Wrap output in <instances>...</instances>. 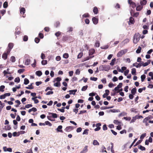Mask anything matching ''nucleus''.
Instances as JSON below:
<instances>
[{
	"label": "nucleus",
	"mask_w": 153,
	"mask_h": 153,
	"mask_svg": "<svg viewBox=\"0 0 153 153\" xmlns=\"http://www.w3.org/2000/svg\"><path fill=\"white\" fill-rule=\"evenodd\" d=\"M13 46V44L12 43H10L8 45V49L11 50Z\"/></svg>",
	"instance_id": "obj_22"
},
{
	"label": "nucleus",
	"mask_w": 153,
	"mask_h": 153,
	"mask_svg": "<svg viewBox=\"0 0 153 153\" xmlns=\"http://www.w3.org/2000/svg\"><path fill=\"white\" fill-rule=\"evenodd\" d=\"M116 59L115 58H114V59H113L112 60L110 64V65L112 66L114 65V62H115L116 61Z\"/></svg>",
	"instance_id": "obj_33"
},
{
	"label": "nucleus",
	"mask_w": 153,
	"mask_h": 153,
	"mask_svg": "<svg viewBox=\"0 0 153 153\" xmlns=\"http://www.w3.org/2000/svg\"><path fill=\"white\" fill-rule=\"evenodd\" d=\"M5 88V86L4 85H1L0 87V91L3 92L4 91V89Z\"/></svg>",
	"instance_id": "obj_52"
},
{
	"label": "nucleus",
	"mask_w": 153,
	"mask_h": 153,
	"mask_svg": "<svg viewBox=\"0 0 153 153\" xmlns=\"http://www.w3.org/2000/svg\"><path fill=\"white\" fill-rule=\"evenodd\" d=\"M100 45V44L99 42L97 41L96 42L95 44V46L97 47H99Z\"/></svg>",
	"instance_id": "obj_57"
},
{
	"label": "nucleus",
	"mask_w": 153,
	"mask_h": 153,
	"mask_svg": "<svg viewBox=\"0 0 153 153\" xmlns=\"http://www.w3.org/2000/svg\"><path fill=\"white\" fill-rule=\"evenodd\" d=\"M36 74L39 76H41L42 74V73L40 71H38L36 72Z\"/></svg>",
	"instance_id": "obj_17"
},
{
	"label": "nucleus",
	"mask_w": 153,
	"mask_h": 153,
	"mask_svg": "<svg viewBox=\"0 0 153 153\" xmlns=\"http://www.w3.org/2000/svg\"><path fill=\"white\" fill-rule=\"evenodd\" d=\"M114 123L116 125H119L121 123V122L119 121L118 120H114Z\"/></svg>",
	"instance_id": "obj_35"
},
{
	"label": "nucleus",
	"mask_w": 153,
	"mask_h": 153,
	"mask_svg": "<svg viewBox=\"0 0 153 153\" xmlns=\"http://www.w3.org/2000/svg\"><path fill=\"white\" fill-rule=\"evenodd\" d=\"M10 60L12 62H14L16 61V59L15 56H12L11 57Z\"/></svg>",
	"instance_id": "obj_39"
},
{
	"label": "nucleus",
	"mask_w": 153,
	"mask_h": 153,
	"mask_svg": "<svg viewBox=\"0 0 153 153\" xmlns=\"http://www.w3.org/2000/svg\"><path fill=\"white\" fill-rule=\"evenodd\" d=\"M50 115H51V117H52L53 118H56L57 117V115L56 114L50 113H49Z\"/></svg>",
	"instance_id": "obj_13"
},
{
	"label": "nucleus",
	"mask_w": 153,
	"mask_h": 153,
	"mask_svg": "<svg viewBox=\"0 0 153 153\" xmlns=\"http://www.w3.org/2000/svg\"><path fill=\"white\" fill-rule=\"evenodd\" d=\"M138 148L142 151H145L146 150V148L145 147L141 145H139L138 146Z\"/></svg>",
	"instance_id": "obj_23"
},
{
	"label": "nucleus",
	"mask_w": 153,
	"mask_h": 153,
	"mask_svg": "<svg viewBox=\"0 0 153 153\" xmlns=\"http://www.w3.org/2000/svg\"><path fill=\"white\" fill-rule=\"evenodd\" d=\"M137 118V116H135V117H133L132 118V119L131 120L130 123H131L133 122H134L135 121Z\"/></svg>",
	"instance_id": "obj_34"
},
{
	"label": "nucleus",
	"mask_w": 153,
	"mask_h": 153,
	"mask_svg": "<svg viewBox=\"0 0 153 153\" xmlns=\"http://www.w3.org/2000/svg\"><path fill=\"white\" fill-rule=\"evenodd\" d=\"M142 142V140H138L137 143H136L135 145H134V146H136L138 145V144H140Z\"/></svg>",
	"instance_id": "obj_61"
},
{
	"label": "nucleus",
	"mask_w": 153,
	"mask_h": 153,
	"mask_svg": "<svg viewBox=\"0 0 153 153\" xmlns=\"http://www.w3.org/2000/svg\"><path fill=\"white\" fill-rule=\"evenodd\" d=\"M25 71V69H20L18 71V72L19 74L23 73Z\"/></svg>",
	"instance_id": "obj_54"
},
{
	"label": "nucleus",
	"mask_w": 153,
	"mask_h": 153,
	"mask_svg": "<svg viewBox=\"0 0 153 153\" xmlns=\"http://www.w3.org/2000/svg\"><path fill=\"white\" fill-rule=\"evenodd\" d=\"M131 73L133 75H135L136 74V69L135 68H133L131 69Z\"/></svg>",
	"instance_id": "obj_24"
},
{
	"label": "nucleus",
	"mask_w": 153,
	"mask_h": 153,
	"mask_svg": "<svg viewBox=\"0 0 153 153\" xmlns=\"http://www.w3.org/2000/svg\"><path fill=\"white\" fill-rule=\"evenodd\" d=\"M146 133H144V134H142L140 137V139H143L144 138V137L146 136Z\"/></svg>",
	"instance_id": "obj_64"
},
{
	"label": "nucleus",
	"mask_w": 153,
	"mask_h": 153,
	"mask_svg": "<svg viewBox=\"0 0 153 153\" xmlns=\"http://www.w3.org/2000/svg\"><path fill=\"white\" fill-rule=\"evenodd\" d=\"M127 114V113L125 112H123L119 114V117L123 116L126 115Z\"/></svg>",
	"instance_id": "obj_48"
},
{
	"label": "nucleus",
	"mask_w": 153,
	"mask_h": 153,
	"mask_svg": "<svg viewBox=\"0 0 153 153\" xmlns=\"http://www.w3.org/2000/svg\"><path fill=\"white\" fill-rule=\"evenodd\" d=\"M136 91H137V89H136V88L135 87L134 88H133L131 90V93L133 95H134L135 94L136 92Z\"/></svg>",
	"instance_id": "obj_21"
},
{
	"label": "nucleus",
	"mask_w": 153,
	"mask_h": 153,
	"mask_svg": "<svg viewBox=\"0 0 153 153\" xmlns=\"http://www.w3.org/2000/svg\"><path fill=\"white\" fill-rule=\"evenodd\" d=\"M7 57V53H4L2 54V58L4 60L6 59Z\"/></svg>",
	"instance_id": "obj_18"
},
{
	"label": "nucleus",
	"mask_w": 153,
	"mask_h": 153,
	"mask_svg": "<svg viewBox=\"0 0 153 153\" xmlns=\"http://www.w3.org/2000/svg\"><path fill=\"white\" fill-rule=\"evenodd\" d=\"M30 60L29 59H27L25 61V65H28L30 64Z\"/></svg>",
	"instance_id": "obj_20"
},
{
	"label": "nucleus",
	"mask_w": 153,
	"mask_h": 153,
	"mask_svg": "<svg viewBox=\"0 0 153 153\" xmlns=\"http://www.w3.org/2000/svg\"><path fill=\"white\" fill-rule=\"evenodd\" d=\"M28 39V36H27L25 35L23 37V40L24 41H27Z\"/></svg>",
	"instance_id": "obj_56"
},
{
	"label": "nucleus",
	"mask_w": 153,
	"mask_h": 153,
	"mask_svg": "<svg viewBox=\"0 0 153 153\" xmlns=\"http://www.w3.org/2000/svg\"><path fill=\"white\" fill-rule=\"evenodd\" d=\"M80 106H76V108L73 109L74 112H75L76 114H77L78 112V108H79Z\"/></svg>",
	"instance_id": "obj_26"
},
{
	"label": "nucleus",
	"mask_w": 153,
	"mask_h": 153,
	"mask_svg": "<svg viewBox=\"0 0 153 153\" xmlns=\"http://www.w3.org/2000/svg\"><path fill=\"white\" fill-rule=\"evenodd\" d=\"M33 83H30V85H28V87H26V88L27 89H33L34 88V87L32 85Z\"/></svg>",
	"instance_id": "obj_16"
},
{
	"label": "nucleus",
	"mask_w": 153,
	"mask_h": 153,
	"mask_svg": "<svg viewBox=\"0 0 153 153\" xmlns=\"http://www.w3.org/2000/svg\"><path fill=\"white\" fill-rule=\"evenodd\" d=\"M88 87V86L87 85H86L85 86H83L81 89L82 91H85L87 89Z\"/></svg>",
	"instance_id": "obj_41"
},
{
	"label": "nucleus",
	"mask_w": 153,
	"mask_h": 153,
	"mask_svg": "<svg viewBox=\"0 0 153 153\" xmlns=\"http://www.w3.org/2000/svg\"><path fill=\"white\" fill-rule=\"evenodd\" d=\"M69 57L68 54V53H65L63 55V58L65 59L68 58Z\"/></svg>",
	"instance_id": "obj_49"
},
{
	"label": "nucleus",
	"mask_w": 153,
	"mask_h": 153,
	"mask_svg": "<svg viewBox=\"0 0 153 153\" xmlns=\"http://www.w3.org/2000/svg\"><path fill=\"white\" fill-rule=\"evenodd\" d=\"M47 60H43L41 62V63L42 65H45L47 64Z\"/></svg>",
	"instance_id": "obj_47"
},
{
	"label": "nucleus",
	"mask_w": 153,
	"mask_h": 153,
	"mask_svg": "<svg viewBox=\"0 0 153 153\" xmlns=\"http://www.w3.org/2000/svg\"><path fill=\"white\" fill-rule=\"evenodd\" d=\"M29 82V80L27 78H25L24 79V84L25 85H27Z\"/></svg>",
	"instance_id": "obj_31"
},
{
	"label": "nucleus",
	"mask_w": 153,
	"mask_h": 153,
	"mask_svg": "<svg viewBox=\"0 0 153 153\" xmlns=\"http://www.w3.org/2000/svg\"><path fill=\"white\" fill-rule=\"evenodd\" d=\"M5 128L7 130H9L11 128V126L10 125H8L5 126Z\"/></svg>",
	"instance_id": "obj_62"
},
{
	"label": "nucleus",
	"mask_w": 153,
	"mask_h": 153,
	"mask_svg": "<svg viewBox=\"0 0 153 153\" xmlns=\"http://www.w3.org/2000/svg\"><path fill=\"white\" fill-rule=\"evenodd\" d=\"M69 36H63L62 40L63 42H65L67 41L69 39Z\"/></svg>",
	"instance_id": "obj_11"
},
{
	"label": "nucleus",
	"mask_w": 153,
	"mask_h": 153,
	"mask_svg": "<svg viewBox=\"0 0 153 153\" xmlns=\"http://www.w3.org/2000/svg\"><path fill=\"white\" fill-rule=\"evenodd\" d=\"M141 47L140 46H139L136 51V53H140L141 52Z\"/></svg>",
	"instance_id": "obj_28"
},
{
	"label": "nucleus",
	"mask_w": 153,
	"mask_h": 153,
	"mask_svg": "<svg viewBox=\"0 0 153 153\" xmlns=\"http://www.w3.org/2000/svg\"><path fill=\"white\" fill-rule=\"evenodd\" d=\"M45 124L46 125H49L50 126H52V124L48 121L45 122Z\"/></svg>",
	"instance_id": "obj_59"
},
{
	"label": "nucleus",
	"mask_w": 153,
	"mask_h": 153,
	"mask_svg": "<svg viewBox=\"0 0 153 153\" xmlns=\"http://www.w3.org/2000/svg\"><path fill=\"white\" fill-rule=\"evenodd\" d=\"M148 62H146L144 63L143 64V66L144 67L147 66L150 63V61L149 60L148 61Z\"/></svg>",
	"instance_id": "obj_43"
},
{
	"label": "nucleus",
	"mask_w": 153,
	"mask_h": 153,
	"mask_svg": "<svg viewBox=\"0 0 153 153\" xmlns=\"http://www.w3.org/2000/svg\"><path fill=\"white\" fill-rule=\"evenodd\" d=\"M20 13L22 15V16L25 17V15H24V14L25 12V9L24 7H22L20 9Z\"/></svg>",
	"instance_id": "obj_4"
},
{
	"label": "nucleus",
	"mask_w": 153,
	"mask_h": 153,
	"mask_svg": "<svg viewBox=\"0 0 153 153\" xmlns=\"http://www.w3.org/2000/svg\"><path fill=\"white\" fill-rule=\"evenodd\" d=\"M3 7L4 8H7L8 7V3L7 1H5L3 4Z\"/></svg>",
	"instance_id": "obj_37"
},
{
	"label": "nucleus",
	"mask_w": 153,
	"mask_h": 153,
	"mask_svg": "<svg viewBox=\"0 0 153 153\" xmlns=\"http://www.w3.org/2000/svg\"><path fill=\"white\" fill-rule=\"evenodd\" d=\"M146 1H140V4L141 5H142V6L146 5Z\"/></svg>",
	"instance_id": "obj_32"
},
{
	"label": "nucleus",
	"mask_w": 153,
	"mask_h": 153,
	"mask_svg": "<svg viewBox=\"0 0 153 153\" xmlns=\"http://www.w3.org/2000/svg\"><path fill=\"white\" fill-rule=\"evenodd\" d=\"M14 81L17 83L19 82L20 81L19 78L18 77L16 78L14 80Z\"/></svg>",
	"instance_id": "obj_50"
},
{
	"label": "nucleus",
	"mask_w": 153,
	"mask_h": 153,
	"mask_svg": "<svg viewBox=\"0 0 153 153\" xmlns=\"http://www.w3.org/2000/svg\"><path fill=\"white\" fill-rule=\"evenodd\" d=\"M77 90L76 89L70 90L69 92H70V94H73L75 95L76 92L77 91Z\"/></svg>",
	"instance_id": "obj_15"
},
{
	"label": "nucleus",
	"mask_w": 153,
	"mask_h": 153,
	"mask_svg": "<svg viewBox=\"0 0 153 153\" xmlns=\"http://www.w3.org/2000/svg\"><path fill=\"white\" fill-rule=\"evenodd\" d=\"M131 112H134L135 113H136L137 112V109L134 108L131 109Z\"/></svg>",
	"instance_id": "obj_60"
},
{
	"label": "nucleus",
	"mask_w": 153,
	"mask_h": 153,
	"mask_svg": "<svg viewBox=\"0 0 153 153\" xmlns=\"http://www.w3.org/2000/svg\"><path fill=\"white\" fill-rule=\"evenodd\" d=\"M113 106H111V107H107V106H102L101 107V109H108V108H113Z\"/></svg>",
	"instance_id": "obj_25"
},
{
	"label": "nucleus",
	"mask_w": 153,
	"mask_h": 153,
	"mask_svg": "<svg viewBox=\"0 0 153 153\" xmlns=\"http://www.w3.org/2000/svg\"><path fill=\"white\" fill-rule=\"evenodd\" d=\"M61 33L60 31H58L55 33V36L58 37L61 34Z\"/></svg>",
	"instance_id": "obj_55"
},
{
	"label": "nucleus",
	"mask_w": 153,
	"mask_h": 153,
	"mask_svg": "<svg viewBox=\"0 0 153 153\" xmlns=\"http://www.w3.org/2000/svg\"><path fill=\"white\" fill-rule=\"evenodd\" d=\"M143 8V6L142 5H139L137 6L136 7V10L137 11H140Z\"/></svg>",
	"instance_id": "obj_19"
},
{
	"label": "nucleus",
	"mask_w": 153,
	"mask_h": 153,
	"mask_svg": "<svg viewBox=\"0 0 153 153\" xmlns=\"http://www.w3.org/2000/svg\"><path fill=\"white\" fill-rule=\"evenodd\" d=\"M60 25V23L59 22L57 21L55 22L54 24V26L56 27H57L59 26Z\"/></svg>",
	"instance_id": "obj_38"
},
{
	"label": "nucleus",
	"mask_w": 153,
	"mask_h": 153,
	"mask_svg": "<svg viewBox=\"0 0 153 153\" xmlns=\"http://www.w3.org/2000/svg\"><path fill=\"white\" fill-rule=\"evenodd\" d=\"M73 129V128L72 126L67 127L65 129V131L66 132H69Z\"/></svg>",
	"instance_id": "obj_6"
},
{
	"label": "nucleus",
	"mask_w": 153,
	"mask_h": 153,
	"mask_svg": "<svg viewBox=\"0 0 153 153\" xmlns=\"http://www.w3.org/2000/svg\"><path fill=\"white\" fill-rule=\"evenodd\" d=\"M92 21L94 24L96 25L98 23V19L96 17H94L92 19Z\"/></svg>",
	"instance_id": "obj_5"
},
{
	"label": "nucleus",
	"mask_w": 153,
	"mask_h": 153,
	"mask_svg": "<svg viewBox=\"0 0 153 153\" xmlns=\"http://www.w3.org/2000/svg\"><path fill=\"white\" fill-rule=\"evenodd\" d=\"M93 144L94 145H99V143L97 141V140H94L93 142Z\"/></svg>",
	"instance_id": "obj_29"
},
{
	"label": "nucleus",
	"mask_w": 153,
	"mask_h": 153,
	"mask_svg": "<svg viewBox=\"0 0 153 153\" xmlns=\"http://www.w3.org/2000/svg\"><path fill=\"white\" fill-rule=\"evenodd\" d=\"M39 36L41 39H42L44 37L43 34L41 33H39Z\"/></svg>",
	"instance_id": "obj_63"
},
{
	"label": "nucleus",
	"mask_w": 153,
	"mask_h": 153,
	"mask_svg": "<svg viewBox=\"0 0 153 153\" xmlns=\"http://www.w3.org/2000/svg\"><path fill=\"white\" fill-rule=\"evenodd\" d=\"M126 52V51L125 50L120 51L117 53V57H119L122 56L123 55L125 54Z\"/></svg>",
	"instance_id": "obj_2"
},
{
	"label": "nucleus",
	"mask_w": 153,
	"mask_h": 153,
	"mask_svg": "<svg viewBox=\"0 0 153 153\" xmlns=\"http://www.w3.org/2000/svg\"><path fill=\"white\" fill-rule=\"evenodd\" d=\"M83 55V53L81 52H80L77 56V58L78 59L81 58L82 56Z\"/></svg>",
	"instance_id": "obj_42"
},
{
	"label": "nucleus",
	"mask_w": 153,
	"mask_h": 153,
	"mask_svg": "<svg viewBox=\"0 0 153 153\" xmlns=\"http://www.w3.org/2000/svg\"><path fill=\"white\" fill-rule=\"evenodd\" d=\"M6 10L3 9L2 10H0V14L2 15V16H3L4 14L6 13Z\"/></svg>",
	"instance_id": "obj_40"
},
{
	"label": "nucleus",
	"mask_w": 153,
	"mask_h": 153,
	"mask_svg": "<svg viewBox=\"0 0 153 153\" xmlns=\"http://www.w3.org/2000/svg\"><path fill=\"white\" fill-rule=\"evenodd\" d=\"M146 76L145 74L142 75L141 76V80L142 82H143L146 78Z\"/></svg>",
	"instance_id": "obj_36"
},
{
	"label": "nucleus",
	"mask_w": 153,
	"mask_h": 153,
	"mask_svg": "<svg viewBox=\"0 0 153 153\" xmlns=\"http://www.w3.org/2000/svg\"><path fill=\"white\" fill-rule=\"evenodd\" d=\"M65 108V107H63L62 108H58L57 110L58 111H60L62 112H64L65 111L64 109Z\"/></svg>",
	"instance_id": "obj_44"
},
{
	"label": "nucleus",
	"mask_w": 153,
	"mask_h": 153,
	"mask_svg": "<svg viewBox=\"0 0 153 153\" xmlns=\"http://www.w3.org/2000/svg\"><path fill=\"white\" fill-rule=\"evenodd\" d=\"M89 129H86L84 130L83 132L82 133L83 135L86 134L88 135V133Z\"/></svg>",
	"instance_id": "obj_27"
},
{
	"label": "nucleus",
	"mask_w": 153,
	"mask_h": 153,
	"mask_svg": "<svg viewBox=\"0 0 153 153\" xmlns=\"http://www.w3.org/2000/svg\"><path fill=\"white\" fill-rule=\"evenodd\" d=\"M54 85L57 87H59L60 86V82H57L54 83Z\"/></svg>",
	"instance_id": "obj_45"
},
{
	"label": "nucleus",
	"mask_w": 153,
	"mask_h": 153,
	"mask_svg": "<svg viewBox=\"0 0 153 153\" xmlns=\"http://www.w3.org/2000/svg\"><path fill=\"white\" fill-rule=\"evenodd\" d=\"M103 70L105 71H108L110 68V67L108 65H104Z\"/></svg>",
	"instance_id": "obj_8"
},
{
	"label": "nucleus",
	"mask_w": 153,
	"mask_h": 153,
	"mask_svg": "<svg viewBox=\"0 0 153 153\" xmlns=\"http://www.w3.org/2000/svg\"><path fill=\"white\" fill-rule=\"evenodd\" d=\"M111 151L112 153H114V144L112 143H111Z\"/></svg>",
	"instance_id": "obj_30"
},
{
	"label": "nucleus",
	"mask_w": 153,
	"mask_h": 153,
	"mask_svg": "<svg viewBox=\"0 0 153 153\" xmlns=\"http://www.w3.org/2000/svg\"><path fill=\"white\" fill-rule=\"evenodd\" d=\"M129 22L131 24H133L134 22V19L132 17H130L129 18Z\"/></svg>",
	"instance_id": "obj_46"
},
{
	"label": "nucleus",
	"mask_w": 153,
	"mask_h": 153,
	"mask_svg": "<svg viewBox=\"0 0 153 153\" xmlns=\"http://www.w3.org/2000/svg\"><path fill=\"white\" fill-rule=\"evenodd\" d=\"M110 111H111L113 112H120V111L119 110H116L115 109H111Z\"/></svg>",
	"instance_id": "obj_53"
},
{
	"label": "nucleus",
	"mask_w": 153,
	"mask_h": 153,
	"mask_svg": "<svg viewBox=\"0 0 153 153\" xmlns=\"http://www.w3.org/2000/svg\"><path fill=\"white\" fill-rule=\"evenodd\" d=\"M101 124L100 123H97L96 124V126L97 127V128L94 129V131H97L100 130L101 129L100 126H101Z\"/></svg>",
	"instance_id": "obj_3"
},
{
	"label": "nucleus",
	"mask_w": 153,
	"mask_h": 153,
	"mask_svg": "<svg viewBox=\"0 0 153 153\" xmlns=\"http://www.w3.org/2000/svg\"><path fill=\"white\" fill-rule=\"evenodd\" d=\"M140 35L139 33H135L134 36L133 42L137 44L140 40Z\"/></svg>",
	"instance_id": "obj_1"
},
{
	"label": "nucleus",
	"mask_w": 153,
	"mask_h": 153,
	"mask_svg": "<svg viewBox=\"0 0 153 153\" xmlns=\"http://www.w3.org/2000/svg\"><path fill=\"white\" fill-rule=\"evenodd\" d=\"M62 128V126L60 125L57 128H56V130H57L58 132H63V131L61 129Z\"/></svg>",
	"instance_id": "obj_9"
},
{
	"label": "nucleus",
	"mask_w": 153,
	"mask_h": 153,
	"mask_svg": "<svg viewBox=\"0 0 153 153\" xmlns=\"http://www.w3.org/2000/svg\"><path fill=\"white\" fill-rule=\"evenodd\" d=\"M95 52V50L94 49H91L89 51V56L92 55L94 54Z\"/></svg>",
	"instance_id": "obj_10"
},
{
	"label": "nucleus",
	"mask_w": 153,
	"mask_h": 153,
	"mask_svg": "<svg viewBox=\"0 0 153 153\" xmlns=\"http://www.w3.org/2000/svg\"><path fill=\"white\" fill-rule=\"evenodd\" d=\"M93 12L95 14H97L98 13V10L96 7H95L93 10Z\"/></svg>",
	"instance_id": "obj_12"
},
{
	"label": "nucleus",
	"mask_w": 153,
	"mask_h": 153,
	"mask_svg": "<svg viewBox=\"0 0 153 153\" xmlns=\"http://www.w3.org/2000/svg\"><path fill=\"white\" fill-rule=\"evenodd\" d=\"M88 146H86L82 150V151L80 153H85L87 152L88 151Z\"/></svg>",
	"instance_id": "obj_7"
},
{
	"label": "nucleus",
	"mask_w": 153,
	"mask_h": 153,
	"mask_svg": "<svg viewBox=\"0 0 153 153\" xmlns=\"http://www.w3.org/2000/svg\"><path fill=\"white\" fill-rule=\"evenodd\" d=\"M40 41V39L38 38H36L35 39V41L37 43H38Z\"/></svg>",
	"instance_id": "obj_58"
},
{
	"label": "nucleus",
	"mask_w": 153,
	"mask_h": 153,
	"mask_svg": "<svg viewBox=\"0 0 153 153\" xmlns=\"http://www.w3.org/2000/svg\"><path fill=\"white\" fill-rule=\"evenodd\" d=\"M37 111V109L36 108L33 107L32 108L28 110V112L30 113L31 111L35 112Z\"/></svg>",
	"instance_id": "obj_14"
},
{
	"label": "nucleus",
	"mask_w": 153,
	"mask_h": 153,
	"mask_svg": "<svg viewBox=\"0 0 153 153\" xmlns=\"http://www.w3.org/2000/svg\"><path fill=\"white\" fill-rule=\"evenodd\" d=\"M89 16H90V15L88 13H85L84 14L82 15V17H85V18L88 17H89Z\"/></svg>",
	"instance_id": "obj_51"
}]
</instances>
